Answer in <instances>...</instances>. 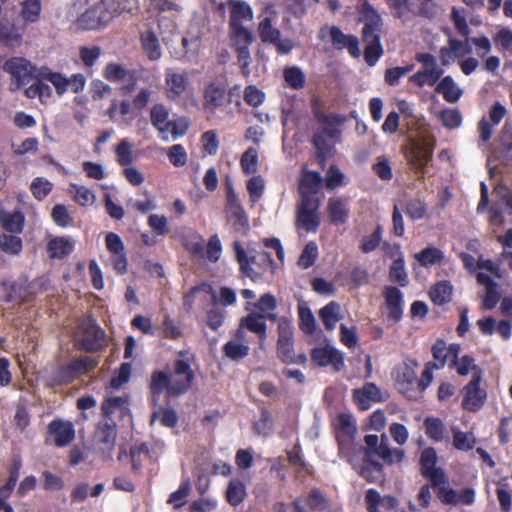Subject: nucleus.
Wrapping results in <instances>:
<instances>
[{"label": "nucleus", "instance_id": "nucleus-47", "mask_svg": "<svg viewBox=\"0 0 512 512\" xmlns=\"http://www.w3.org/2000/svg\"><path fill=\"white\" fill-rule=\"evenodd\" d=\"M453 446L457 450L468 451L476 444V438L472 432H463L456 427L452 428Z\"/></svg>", "mask_w": 512, "mask_h": 512}, {"label": "nucleus", "instance_id": "nucleus-58", "mask_svg": "<svg viewBox=\"0 0 512 512\" xmlns=\"http://www.w3.org/2000/svg\"><path fill=\"white\" fill-rule=\"evenodd\" d=\"M71 189L75 201L81 206L92 205L95 202V195L89 188L78 184H71Z\"/></svg>", "mask_w": 512, "mask_h": 512}, {"label": "nucleus", "instance_id": "nucleus-52", "mask_svg": "<svg viewBox=\"0 0 512 512\" xmlns=\"http://www.w3.org/2000/svg\"><path fill=\"white\" fill-rule=\"evenodd\" d=\"M223 351L228 358L237 361L248 355L249 347L238 340H231L224 345Z\"/></svg>", "mask_w": 512, "mask_h": 512}, {"label": "nucleus", "instance_id": "nucleus-19", "mask_svg": "<svg viewBox=\"0 0 512 512\" xmlns=\"http://www.w3.org/2000/svg\"><path fill=\"white\" fill-rule=\"evenodd\" d=\"M388 395L374 383H366L361 388L353 390V400L361 410H368L373 403L383 402Z\"/></svg>", "mask_w": 512, "mask_h": 512}, {"label": "nucleus", "instance_id": "nucleus-28", "mask_svg": "<svg viewBox=\"0 0 512 512\" xmlns=\"http://www.w3.org/2000/svg\"><path fill=\"white\" fill-rule=\"evenodd\" d=\"M330 37L332 44L336 49L341 50L346 48L354 58H358L361 55L359 40L356 36L344 34L338 27H332L330 30Z\"/></svg>", "mask_w": 512, "mask_h": 512}, {"label": "nucleus", "instance_id": "nucleus-17", "mask_svg": "<svg viewBox=\"0 0 512 512\" xmlns=\"http://www.w3.org/2000/svg\"><path fill=\"white\" fill-rule=\"evenodd\" d=\"M204 27L199 23H191L186 35L182 38L184 56L188 61H194L203 49Z\"/></svg>", "mask_w": 512, "mask_h": 512}, {"label": "nucleus", "instance_id": "nucleus-20", "mask_svg": "<svg viewBox=\"0 0 512 512\" xmlns=\"http://www.w3.org/2000/svg\"><path fill=\"white\" fill-rule=\"evenodd\" d=\"M482 378L477 372L475 377L464 387V397L462 401L463 408L468 411H477L485 403L486 392L482 390L479 385Z\"/></svg>", "mask_w": 512, "mask_h": 512}, {"label": "nucleus", "instance_id": "nucleus-56", "mask_svg": "<svg viewBox=\"0 0 512 512\" xmlns=\"http://www.w3.org/2000/svg\"><path fill=\"white\" fill-rule=\"evenodd\" d=\"M284 79L287 85L293 89H301L305 84V75L296 66L284 70Z\"/></svg>", "mask_w": 512, "mask_h": 512}, {"label": "nucleus", "instance_id": "nucleus-26", "mask_svg": "<svg viewBox=\"0 0 512 512\" xmlns=\"http://www.w3.org/2000/svg\"><path fill=\"white\" fill-rule=\"evenodd\" d=\"M327 213L333 225H344L350 215L349 199L345 197L330 198L327 204Z\"/></svg>", "mask_w": 512, "mask_h": 512}, {"label": "nucleus", "instance_id": "nucleus-23", "mask_svg": "<svg viewBox=\"0 0 512 512\" xmlns=\"http://www.w3.org/2000/svg\"><path fill=\"white\" fill-rule=\"evenodd\" d=\"M311 358L319 366L332 365L336 371H340L344 367L342 353L330 346L313 349Z\"/></svg>", "mask_w": 512, "mask_h": 512}, {"label": "nucleus", "instance_id": "nucleus-45", "mask_svg": "<svg viewBox=\"0 0 512 512\" xmlns=\"http://www.w3.org/2000/svg\"><path fill=\"white\" fill-rule=\"evenodd\" d=\"M128 405V397L126 395L111 396L103 402L102 411L107 417L117 410L120 411L121 414H125L128 411Z\"/></svg>", "mask_w": 512, "mask_h": 512}, {"label": "nucleus", "instance_id": "nucleus-2", "mask_svg": "<svg viewBox=\"0 0 512 512\" xmlns=\"http://www.w3.org/2000/svg\"><path fill=\"white\" fill-rule=\"evenodd\" d=\"M366 448H358L359 453L363 454V464H357L353 458L347 456V460L361 477L368 481H376L382 474L383 466L374 461L373 456H378L387 464L399 463L404 458V451L398 448H391L388 444V438L382 434H369L364 437Z\"/></svg>", "mask_w": 512, "mask_h": 512}, {"label": "nucleus", "instance_id": "nucleus-13", "mask_svg": "<svg viewBox=\"0 0 512 512\" xmlns=\"http://www.w3.org/2000/svg\"><path fill=\"white\" fill-rule=\"evenodd\" d=\"M434 151V140L431 137H422L412 140L404 148L407 161L417 172H423L430 162Z\"/></svg>", "mask_w": 512, "mask_h": 512}, {"label": "nucleus", "instance_id": "nucleus-7", "mask_svg": "<svg viewBox=\"0 0 512 512\" xmlns=\"http://www.w3.org/2000/svg\"><path fill=\"white\" fill-rule=\"evenodd\" d=\"M229 38L237 53V60L244 77L250 75L251 55L249 46L254 41L253 33L245 26H229Z\"/></svg>", "mask_w": 512, "mask_h": 512}, {"label": "nucleus", "instance_id": "nucleus-36", "mask_svg": "<svg viewBox=\"0 0 512 512\" xmlns=\"http://www.w3.org/2000/svg\"><path fill=\"white\" fill-rule=\"evenodd\" d=\"M75 247L71 237H55L48 241L47 252L52 259H63L69 256Z\"/></svg>", "mask_w": 512, "mask_h": 512}, {"label": "nucleus", "instance_id": "nucleus-16", "mask_svg": "<svg viewBox=\"0 0 512 512\" xmlns=\"http://www.w3.org/2000/svg\"><path fill=\"white\" fill-rule=\"evenodd\" d=\"M318 208V199L301 200L297 214V226L307 232H315L320 224Z\"/></svg>", "mask_w": 512, "mask_h": 512}, {"label": "nucleus", "instance_id": "nucleus-62", "mask_svg": "<svg viewBox=\"0 0 512 512\" xmlns=\"http://www.w3.org/2000/svg\"><path fill=\"white\" fill-rule=\"evenodd\" d=\"M317 256H318V247H317L316 243L309 242L306 244V246L304 247V249L299 257L298 265L303 269H307L314 264Z\"/></svg>", "mask_w": 512, "mask_h": 512}, {"label": "nucleus", "instance_id": "nucleus-27", "mask_svg": "<svg viewBox=\"0 0 512 512\" xmlns=\"http://www.w3.org/2000/svg\"><path fill=\"white\" fill-rule=\"evenodd\" d=\"M134 110L136 109L129 100H114L108 109V115L114 122L120 125L129 126L136 118Z\"/></svg>", "mask_w": 512, "mask_h": 512}, {"label": "nucleus", "instance_id": "nucleus-49", "mask_svg": "<svg viewBox=\"0 0 512 512\" xmlns=\"http://www.w3.org/2000/svg\"><path fill=\"white\" fill-rule=\"evenodd\" d=\"M298 314L301 330L306 334H313L316 330V321L310 308L307 307L304 303L299 304Z\"/></svg>", "mask_w": 512, "mask_h": 512}, {"label": "nucleus", "instance_id": "nucleus-50", "mask_svg": "<svg viewBox=\"0 0 512 512\" xmlns=\"http://www.w3.org/2000/svg\"><path fill=\"white\" fill-rule=\"evenodd\" d=\"M132 72L118 63H108L103 69V77L110 82L124 81Z\"/></svg>", "mask_w": 512, "mask_h": 512}, {"label": "nucleus", "instance_id": "nucleus-55", "mask_svg": "<svg viewBox=\"0 0 512 512\" xmlns=\"http://www.w3.org/2000/svg\"><path fill=\"white\" fill-rule=\"evenodd\" d=\"M442 125L448 129H455L461 126L462 116L457 109L446 108L439 113Z\"/></svg>", "mask_w": 512, "mask_h": 512}, {"label": "nucleus", "instance_id": "nucleus-51", "mask_svg": "<svg viewBox=\"0 0 512 512\" xmlns=\"http://www.w3.org/2000/svg\"><path fill=\"white\" fill-rule=\"evenodd\" d=\"M226 497H227V501L231 505L237 506L246 497L245 485L239 480L230 481L228 488H227Z\"/></svg>", "mask_w": 512, "mask_h": 512}, {"label": "nucleus", "instance_id": "nucleus-34", "mask_svg": "<svg viewBox=\"0 0 512 512\" xmlns=\"http://www.w3.org/2000/svg\"><path fill=\"white\" fill-rule=\"evenodd\" d=\"M141 47L150 61H158L162 57V48L156 33L150 29L140 34Z\"/></svg>", "mask_w": 512, "mask_h": 512}, {"label": "nucleus", "instance_id": "nucleus-57", "mask_svg": "<svg viewBox=\"0 0 512 512\" xmlns=\"http://www.w3.org/2000/svg\"><path fill=\"white\" fill-rule=\"evenodd\" d=\"M167 157L175 167H183L188 162V154L181 144H175L168 148Z\"/></svg>", "mask_w": 512, "mask_h": 512}, {"label": "nucleus", "instance_id": "nucleus-43", "mask_svg": "<svg viewBox=\"0 0 512 512\" xmlns=\"http://www.w3.org/2000/svg\"><path fill=\"white\" fill-rule=\"evenodd\" d=\"M451 367L455 368L460 376H467L469 373H472V377H475L477 372H479L482 377V370L475 364L474 358L470 355L454 357L451 361Z\"/></svg>", "mask_w": 512, "mask_h": 512}, {"label": "nucleus", "instance_id": "nucleus-33", "mask_svg": "<svg viewBox=\"0 0 512 512\" xmlns=\"http://www.w3.org/2000/svg\"><path fill=\"white\" fill-rule=\"evenodd\" d=\"M321 185L322 177L318 172L305 171L299 185L301 200L318 199L316 195L320 191Z\"/></svg>", "mask_w": 512, "mask_h": 512}, {"label": "nucleus", "instance_id": "nucleus-40", "mask_svg": "<svg viewBox=\"0 0 512 512\" xmlns=\"http://www.w3.org/2000/svg\"><path fill=\"white\" fill-rule=\"evenodd\" d=\"M319 317L327 330H334L337 322L342 319L340 304L335 301L329 302L320 309Z\"/></svg>", "mask_w": 512, "mask_h": 512}, {"label": "nucleus", "instance_id": "nucleus-9", "mask_svg": "<svg viewBox=\"0 0 512 512\" xmlns=\"http://www.w3.org/2000/svg\"><path fill=\"white\" fill-rule=\"evenodd\" d=\"M3 71L10 74L14 89H20L32 80L40 78L39 68L24 57H12L6 60Z\"/></svg>", "mask_w": 512, "mask_h": 512}, {"label": "nucleus", "instance_id": "nucleus-3", "mask_svg": "<svg viewBox=\"0 0 512 512\" xmlns=\"http://www.w3.org/2000/svg\"><path fill=\"white\" fill-rule=\"evenodd\" d=\"M357 10L360 14V21L364 23L362 29V40L365 43L364 59L372 67L384 54L380 39L382 19L367 0H360Z\"/></svg>", "mask_w": 512, "mask_h": 512}, {"label": "nucleus", "instance_id": "nucleus-18", "mask_svg": "<svg viewBox=\"0 0 512 512\" xmlns=\"http://www.w3.org/2000/svg\"><path fill=\"white\" fill-rule=\"evenodd\" d=\"M116 438V424L112 420L100 421L95 431V441L101 445L100 450L105 458H111Z\"/></svg>", "mask_w": 512, "mask_h": 512}, {"label": "nucleus", "instance_id": "nucleus-39", "mask_svg": "<svg viewBox=\"0 0 512 512\" xmlns=\"http://www.w3.org/2000/svg\"><path fill=\"white\" fill-rule=\"evenodd\" d=\"M19 8V16L24 24H32L39 21L42 10L40 0H22L19 3Z\"/></svg>", "mask_w": 512, "mask_h": 512}, {"label": "nucleus", "instance_id": "nucleus-8", "mask_svg": "<svg viewBox=\"0 0 512 512\" xmlns=\"http://www.w3.org/2000/svg\"><path fill=\"white\" fill-rule=\"evenodd\" d=\"M74 340L76 345L81 349L96 351L105 344V332L94 319L85 317L78 323Z\"/></svg>", "mask_w": 512, "mask_h": 512}, {"label": "nucleus", "instance_id": "nucleus-48", "mask_svg": "<svg viewBox=\"0 0 512 512\" xmlns=\"http://www.w3.org/2000/svg\"><path fill=\"white\" fill-rule=\"evenodd\" d=\"M415 259L424 267L438 264L443 259V252L435 247H427L414 255Z\"/></svg>", "mask_w": 512, "mask_h": 512}, {"label": "nucleus", "instance_id": "nucleus-64", "mask_svg": "<svg viewBox=\"0 0 512 512\" xmlns=\"http://www.w3.org/2000/svg\"><path fill=\"white\" fill-rule=\"evenodd\" d=\"M117 161L121 166H129L133 162L132 145L127 139H123L115 148Z\"/></svg>", "mask_w": 512, "mask_h": 512}, {"label": "nucleus", "instance_id": "nucleus-61", "mask_svg": "<svg viewBox=\"0 0 512 512\" xmlns=\"http://www.w3.org/2000/svg\"><path fill=\"white\" fill-rule=\"evenodd\" d=\"M52 187L53 185L49 180L37 177L32 181L30 190L36 199L42 200L51 192Z\"/></svg>", "mask_w": 512, "mask_h": 512}, {"label": "nucleus", "instance_id": "nucleus-21", "mask_svg": "<svg viewBox=\"0 0 512 512\" xmlns=\"http://www.w3.org/2000/svg\"><path fill=\"white\" fill-rule=\"evenodd\" d=\"M109 21V15L104 12L103 5L95 2L89 6L76 20L78 28L83 30L96 29Z\"/></svg>", "mask_w": 512, "mask_h": 512}, {"label": "nucleus", "instance_id": "nucleus-53", "mask_svg": "<svg viewBox=\"0 0 512 512\" xmlns=\"http://www.w3.org/2000/svg\"><path fill=\"white\" fill-rule=\"evenodd\" d=\"M426 434L429 438L436 442H440L445 438V427L443 422L437 418H427L424 421Z\"/></svg>", "mask_w": 512, "mask_h": 512}, {"label": "nucleus", "instance_id": "nucleus-41", "mask_svg": "<svg viewBox=\"0 0 512 512\" xmlns=\"http://www.w3.org/2000/svg\"><path fill=\"white\" fill-rule=\"evenodd\" d=\"M0 250L10 257H18L23 250V241L17 234L1 233Z\"/></svg>", "mask_w": 512, "mask_h": 512}, {"label": "nucleus", "instance_id": "nucleus-37", "mask_svg": "<svg viewBox=\"0 0 512 512\" xmlns=\"http://www.w3.org/2000/svg\"><path fill=\"white\" fill-rule=\"evenodd\" d=\"M435 90L449 103H456L463 94V90L449 75L439 80Z\"/></svg>", "mask_w": 512, "mask_h": 512}, {"label": "nucleus", "instance_id": "nucleus-59", "mask_svg": "<svg viewBox=\"0 0 512 512\" xmlns=\"http://www.w3.org/2000/svg\"><path fill=\"white\" fill-rule=\"evenodd\" d=\"M102 54L99 46H82L79 49V57L83 65L87 68L92 67Z\"/></svg>", "mask_w": 512, "mask_h": 512}, {"label": "nucleus", "instance_id": "nucleus-10", "mask_svg": "<svg viewBox=\"0 0 512 512\" xmlns=\"http://www.w3.org/2000/svg\"><path fill=\"white\" fill-rule=\"evenodd\" d=\"M39 75V79L50 82L60 96L68 91L80 93L86 86V77L81 73H75L67 77L64 74L52 71L46 66H42L39 68Z\"/></svg>", "mask_w": 512, "mask_h": 512}, {"label": "nucleus", "instance_id": "nucleus-32", "mask_svg": "<svg viewBox=\"0 0 512 512\" xmlns=\"http://www.w3.org/2000/svg\"><path fill=\"white\" fill-rule=\"evenodd\" d=\"M229 26H244L243 21L253 19V10L251 6L242 0H229Z\"/></svg>", "mask_w": 512, "mask_h": 512}, {"label": "nucleus", "instance_id": "nucleus-30", "mask_svg": "<svg viewBox=\"0 0 512 512\" xmlns=\"http://www.w3.org/2000/svg\"><path fill=\"white\" fill-rule=\"evenodd\" d=\"M432 355L433 361H430L436 367V369H441L445 366L447 358L458 356L461 351V347L459 344H450L449 346L446 343L439 339L432 346Z\"/></svg>", "mask_w": 512, "mask_h": 512}, {"label": "nucleus", "instance_id": "nucleus-4", "mask_svg": "<svg viewBox=\"0 0 512 512\" xmlns=\"http://www.w3.org/2000/svg\"><path fill=\"white\" fill-rule=\"evenodd\" d=\"M164 94L169 101L185 108L198 106L195 87L184 69H165Z\"/></svg>", "mask_w": 512, "mask_h": 512}, {"label": "nucleus", "instance_id": "nucleus-25", "mask_svg": "<svg viewBox=\"0 0 512 512\" xmlns=\"http://www.w3.org/2000/svg\"><path fill=\"white\" fill-rule=\"evenodd\" d=\"M21 460L16 458L9 470V478L6 483L0 487V512H13V508L7 503L19 478L21 469Z\"/></svg>", "mask_w": 512, "mask_h": 512}, {"label": "nucleus", "instance_id": "nucleus-63", "mask_svg": "<svg viewBox=\"0 0 512 512\" xmlns=\"http://www.w3.org/2000/svg\"><path fill=\"white\" fill-rule=\"evenodd\" d=\"M0 41L8 46H18L22 42V34L17 29L0 22Z\"/></svg>", "mask_w": 512, "mask_h": 512}, {"label": "nucleus", "instance_id": "nucleus-35", "mask_svg": "<svg viewBox=\"0 0 512 512\" xmlns=\"http://www.w3.org/2000/svg\"><path fill=\"white\" fill-rule=\"evenodd\" d=\"M384 297L389 313V318H391L394 322L399 321L403 312L402 292L396 287L389 286L385 288Z\"/></svg>", "mask_w": 512, "mask_h": 512}, {"label": "nucleus", "instance_id": "nucleus-38", "mask_svg": "<svg viewBox=\"0 0 512 512\" xmlns=\"http://www.w3.org/2000/svg\"><path fill=\"white\" fill-rule=\"evenodd\" d=\"M240 328H246L257 334L261 340L265 339L267 329L265 315L251 311L247 316L241 319Z\"/></svg>", "mask_w": 512, "mask_h": 512}, {"label": "nucleus", "instance_id": "nucleus-1", "mask_svg": "<svg viewBox=\"0 0 512 512\" xmlns=\"http://www.w3.org/2000/svg\"><path fill=\"white\" fill-rule=\"evenodd\" d=\"M195 355L190 350H182L177 354L170 374L157 370L151 375L149 388L153 401L164 391L168 396H179L186 393L194 381Z\"/></svg>", "mask_w": 512, "mask_h": 512}, {"label": "nucleus", "instance_id": "nucleus-44", "mask_svg": "<svg viewBox=\"0 0 512 512\" xmlns=\"http://www.w3.org/2000/svg\"><path fill=\"white\" fill-rule=\"evenodd\" d=\"M234 252L236 259L240 265L241 272L251 278L253 281H256L259 278V275L254 272L251 267V263L254 261V258H249L244 250V248L240 245L238 241H235L233 244Z\"/></svg>", "mask_w": 512, "mask_h": 512}, {"label": "nucleus", "instance_id": "nucleus-60", "mask_svg": "<svg viewBox=\"0 0 512 512\" xmlns=\"http://www.w3.org/2000/svg\"><path fill=\"white\" fill-rule=\"evenodd\" d=\"M241 168L247 175L253 174L257 171L258 166V153L255 148L247 149L241 157Z\"/></svg>", "mask_w": 512, "mask_h": 512}, {"label": "nucleus", "instance_id": "nucleus-14", "mask_svg": "<svg viewBox=\"0 0 512 512\" xmlns=\"http://www.w3.org/2000/svg\"><path fill=\"white\" fill-rule=\"evenodd\" d=\"M227 103V85L224 80L215 78L207 83L202 91V109L208 115H214Z\"/></svg>", "mask_w": 512, "mask_h": 512}, {"label": "nucleus", "instance_id": "nucleus-54", "mask_svg": "<svg viewBox=\"0 0 512 512\" xmlns=\"http://www.w3.org/2000/svg\"><path fill=\"white\" fill-rule=\"evenodd\" d=\"M390 278L392 281L398 282L401 286H405L408 282L405 263L402 253L396 258L390 267Z\"/></svg>", "mask_w": 512, "mask_h": 512}, {"label": "nucleus", "instance_id": "nucleus-6", "mask_svg": "<svg viewBox=\"0 0 512 512\" xmlns=\"http://www.w3.org/2000/svg\"><path fill=\"white\" fill-rule=\"evenodd\" d=\"M313 114L319 124V128L313 137V143L318 153L324 157L337 142L340 131L335 124L334 118L321 111L316 106V103L313 107Z\"/></svg>", "mask_w": 512, "mask_h": 512}, {"label": "nucleus", "instance_id": "nucleus-42", "mask_svg": "<svg viewBox=\"0 0 512 512\" xmlns=\"http://www.w3.org/2000/svg\"><path fill=\"white\" fill-rule=\"evenodd\" d=\"M24 220V215L21 212H4L0 215V224L5 230L4 233H22Z\"/></svg>", "mask_w": 512, "mask_h": 512}, {"label": "nucleus", "instance_id": "nucleus-11", "mask_svg": "<svg viewBox=\"0 0 512 512\" xmlns=\"http://www.w3.org/2000/svg\"><path fill=\"white\" fill-rule=\"evenodd\" d=\"M415 59L421 63L422 68L413 74L409 81L418 87L436 85L444 73V70L438 65L436 57L430 53H418Z\"/></svg>", "mask_w": 512, "mask_h": 512}, {"label": "nucleus", "instance_id": "nucleus-15", "mask_svg": "<svg viewBox=\"0 0 512 512\" xmlns=\"http://www.w3.org/2000/svg\"><path fill=\"white\" fill-rule=\"evenodd\" d=\"M277 353L286 363H292L295 360L292 323L284 317L278 319Z\"/></svg>", "mask_w": 512, "mask_h": 512}, {"label": "nucleus", "instance_id": "nucleus-46", "mask_svg": "<svg viewBox=\"0 0 512 512\" xmlns=\"http://www.w3.org/2000/svg\"><path fill=\"white\" fill-rule=\"evenodd\" d=\"M453 287L448 281L438 282L430 291L431 300L438 305L445 304L451 300Z\"/></svg>", "mask_w": 512, "mask_h": 512}, {"label": "nucleus", "instance_id": "nucleus-24", "mask_svg": "<svg viewBox=\"0 0 512 512\" xmlns=\"http://www.w3.org/2000/svg\"><path fill=\"white\" fill-rule=\"evenodd\" d=\"M56 447L67 446L75 437L74 426L70 421L53 420L48 426Z\"/></svg>", "mask_w": 512, "mask_h": 512}, {"label": "nucleus", "instance_id": "nucleus-31", "mask_svg": "<svg viewBox=\"0 0 512 512\" xmlns=\"http://www.w3.org/2000/svg\"><path fill=\"white\" fill-rule=\"evenodd\" d=\"M365 502L369 512L391 511L398 504L393 496H381L375 489H369L366 492Z\"/></svg>", "mask_w": 512, "mask_h": 512}, {"label": "nucleus", "instance_id": "nucleus-22", "mask_svg": "<svg viewBox=\"0 0 512 512\" xmlns=\"http://www.w3.org/2000/svg\"><path fill=\"white\" fill-rule=\"evenodd\" d=\"M417 363H403L396 371V384L399 391L408 397H412L411 392L417 383L416 374Z\"/></svg>", "mask_w": 512, "mask_h": 512}, {"label": "nucleus", "instance_id": "nucleus-12", "mask_svg": "<svg viewBox=\"0 0 512 512\" xmlns=\"http://www.w3.org/2000/svg\"><path fill=\"white\" fill-rule=\"evenodd\" d=\"M225 215L227 223L236 232L246 234L249 231L250 224L248 215L241 205L231 184H227L226 186Z\"/></svg>", "mask_w": 512, "mask_h": 512}, {"label": "nucleus", "instance_id": "nucleus-29", "mask_svg": "<svg viewBox=\"0 0 512 512\" xmlns=\"http://www.w3.org/2000/svg\"><path fill=\"white\" fill-rule=\"evenodd\" d=\"M150 121L152 126L158 131L161 139L165 142L169 141V110L163 103L154 104L150 108Z\"/></svg>", "mask_w": 512, "mask_h": 512}, {"label": "nucleus", "instance_id": "nucleus-5", "mask_svg": "<svg viewBox=\"0 0 512 512\" xmlns=\"http://www.w3.org/2000/svg\"><path fill=\"white\" fill-rule=\"evenodd\" d=\"M277 19L274 6L267 4L260 15L258 34L263 43L273 44L279 54H288L293 48V43L290 39L281 38V32L276 27Z\"/></svg>", "mask_w": 512, "mask_h": 512}]
</instances>
